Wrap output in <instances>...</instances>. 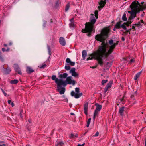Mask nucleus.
Returning <instances> with one entry per match:
<instances>
[{
    "label": "nucleus",
    "instance_id": "obj_28",
    "mask_svg": "<svg viewBox=\"0 0 146 146\" xmlns=\"http://www.w3.org/2000/svg\"><path fill=\"white\" fill-rule=\"evenodd\" d=\"M18 82V81L17 80L15 79L14 80H12L10 81V83L12 84H15L17 83Z\"/></svg>",
    "mask_w": 146,
    "mask_h": 146
},
{
    "label": "nucleus",
    "instance_id": "obj_51",
    "mask_svg": "<svg viewBox=\"0 0 146 146\" xmlns=\"http://www.w3.org/2000/svg\"><path fill=\"white\" fill-rule=\"evenodd\" d=\"M46 21H43V26L44 27H45L46 26Z\"/></svg>",
    "mask_w": 146,
    "mask_h": 146
},
{
    "label": "nucleus",
    "instance_id": "obj_45",
    "mask_svg": "<svg viewBox=\"0 0 146 146\" xmlns=\"http://www.w3.org/2000/svg\"><path fill=\"white\" fill-rule=\"evenodd\" d=\"M4 142L0 141V146H5V145L3 143Z\"/></svg>",
    "mask_w": 146,
    "mask_h": 146
},
{
    "label": "nucleus",
    "instance_id": "obj_5",
    "mask_svg": "<svg viewBox=\"0 0 146 146\" xmlns=\"http://www.w3.org/2000/svg\"><path fill=\"white\" fill-rule=\"evenodd\" d=\"M131 9V11H128V13L130 14V15L128 18V21H127L130 25L131 24L132 22L133 21H131V20H133L136 17V15L137 14L133 9Z\"/></svg>",
    "mask_w": 146,
    "mask_h": 146
},
{
    "label": "nucleus",
    "instance_id": "obj_34",
    "mask_svg": "<svg viewBox=\"0 0 146 146\" xmlns=\"http://www.w3.org/2000/svg\"><path fill=\"white\" fill-rule=\"evenodd\" d=\"M69 7H70V5L69 3L67 4L65 7V11L66 12H67L68 11V10L69 8Z\"/></svg>",
    "mask_w": 146,
    "mask_h": 146
},
{
    "label": "nucleus",
    "instance_id": "obj_52",
    "mask_svg": "<svg viewBox=\"0 0 146 146\" xmlns=\"http://www.w3.org/2000/svg\"><path fill=\"white\" fill-rule=\"evenodd\" d=\"M135 62V60L133 59H131L129 61V63L130 64H131L132 62Z\"/></svg>",
    "mask_w": 146,
    "mask_h": 146
},
{
    "label": "nucleus",
    "instance_id": "obj_42",
    "mask_svg": "<svg viewBox=\"0 0 146 146\" xmlns=\"http://www.w3.org/2000/svg\"><path fill=\"white\" fill-rule=\"evenodd\" d=\"M46 64H45L41 66H40L39 67L40 68H44L46 67Z\"/></svg>",
    "mask_w": 146,
    "mask_h": 146
},
{
    "label": "nucleus",
    "instance_id": "obj_13",
    "mask_svg": "<svg viewBox=\"0 0 146 146\" xmlns=\"http://www.w3.org/2000/svg\"><path fill=\"white\" fill-rule=\"evenodd\" d=\"M59 42L60 44L62 46H64L66 44L65 40L63 37H61L60 38Z\"/></svg>",
    "mask_w": 146,
    "mask_h": 146
},
{
    "label": "nucleus",
    "instance_id": "obj_63",
    "mask_svg": "<svg viewBox=\"0 0 146 146\" xmlns=\"http://www.w3.org/2000/svg\"><path fill=\"white\" fill-rule=\"evenodd\" d=\"M64 102H68V99L67 98H65L64 99Z\"/></svg>",
    "mask_w": 146,
    "mask_h": 146
},
{
    "label": "nucleus",
    "instance_id": "obj_35",
    "mask_svg": "<svg viewBox=\"0 0 146 146\" xmlns=\"http://www.w3.org/2000/svg\"><path fill=\"white\" fill-rule=\"evenodd\" d=\"M86 26H88L85 24V29H83L82 30V32L83 33H87V30L86 29Z\"/></svg>",
    "mask_w": 146,
    "mask_h": 146
},
{
    "label": "nucleus",
    "instance_id": "obj_12",
    "mask_svg": "<svg viewBox=\"0 0 146 146\" xmlns=\"http://www.w3.org/2000/svg\"><path fill=\"white\" fill-rule=\"evenodd\" d=\"M124 107H122L120 108L119 109V113L120 114V115L123 116L124 115Z\"/></svg>",
    "mask_w": 146,
    "mask_h": 146
},
{
    "label": "nucleus",
    "instance_id": "obj_58",
    "mask_svg": "<svg viewBox=\"0 0 146 146\" xmlns=\"http://www.w3.org/2000/svg\"><path fill=\"white\" fill-rule=\"evenodd\" d=\"M73 20H74V19L73 18H72L70 20V21L71 22V23H73Z\"/></svg>",
    "mask_w": 146,
    "mask_h": 146
},
{
    "label": "nucleus",
    "instance_id": "obj_55",
    "mask_svg": "<svg viewBox=\"0 0 146 146\" xmlns=\"http://www.w3.org/2000/svg\"><path fill=\"white\" fill-rule=\"evenodd\" d=\"M2 90L3 92V93H4V95L5 96H6L7 95V94L6 93H5V92L3 91V89H2Z\"/></svg>",
    "mask_w": 146,
    "mask_h": 146
},
{
    "label": "nucleus",
    "instance_id": "obj_4",
    "mask_svg": "<svg viewBox=\"0 0 146 146\" xmlns=\"http://www.w3.org/2000/svg\"><path fill=\"white\" fill-rule=\"evenodd\" d=\"M96 21V20L94 18H93L90 19V22L86 23V24L88 26H86V27H87V29L88 30V31H91L92 29H93L94 25Z\"/></svg>",
    "mask_w": 146,
    "mask_h": 146
},
{
    "label": "nucleus",
    "instance_id": "obj_20",
    "mask_svg": "<svg viewBox=\"0 0 146 146\" xmlns=\"http://www.w3.org/2000/svg\"><path fill=\"white\" fill-rule=\"evenodd\" d=\"M4 71L5 74H7L10 73L11 71V70L10 68L8 67Z\"/></svg>",
    "mask_w": 146,
    "mask_h": 146
},
{
    "label": "nucleus",
    "instance_id": "obj_49",
    "mask_svg": "<svg viewBox=\"0 0 146 146\" xmlns=\"http://www.w3.org/2000/svg\"><path fill=\"white\" fill-rule=\"evenodd\" d=\"M134 25H135L136 26H139L141 25L140 22L139 21L137 23L135 24Z\"/></svg>",
    "mask_w": 146,
    "mask_h": 146
},
{
    "label": "nucleus",
    "instance_id": "obj_7",
    "mask_svg": "<svg viewBox=\"0 0 146 146\" xmlns=\"http://www.w3.org/2000/svg\"><path fill=\"white\" fill-rule=\"evenodd\" d=\"M55 82L57 84V88L61 87V86L62 85L65 86L67 84L66 82L64 81L61 79H59L58 78H57L55 81Z\"/></svg>",
    "mask_w": 146,
    "mask_h": 146
},
{
    "label": "nucleus",
    "instance_id": "obj_39",
    "mask_svg": "<svg viewBox=\"0 0 146 146\" xmlns=\"http://www.w3.org/2000/svg\"><path fill=\"white\" fill-rule=\"evenodd\" d=\"M65 69L67 70H69L70 69V66L66 65L65 66Z\"/></svg>",
    "mask_w": 146,
    "mask_h": 146
},
{
    "label": "nucleus",
    "instance_id": "obj_59",
    "mask_svg": "<svg viewBox=\"0 0 146 146\" xmlns=\"http://www.w3.org/2000/svg\"><path fill=\"white\" fill-rule=\"evenodd\" d=\"M119 42L118 41H117V42L116 43H114L113 44H115V46H116L118 44V43Z\"/></svg>",
    "mask_w": 146,
    "mask_h": 146
},
{
    "label": "nucleus",
    "instance_id": "obj_19",
    "mask_svg": "<svg viewBox=\"0 0 146 146\" xmlns=\"http://www.w3.org/2000/svg\"><path fill=\"white\" fill-rule=\"evenodd\" d=\"M142 73V71H141L136 74L134 77V79L135 80H137L138 77L140 76V75Z\"/></svg>",
    "mask_w": 146,
    "mask_h": 146
},
{
    "label": "nucleus",
    "instance_id": "obj_22",
    "mask_svg": "<svg viewBox=\"0 0 146 146\" xmlns=\"http://www.w3.org/2000/svg\"><path fill=\"white\" fill-rule=\"evenodd\" d=\"M27 71L29 73H30L34 72V70L29 67H28L27 68Z\"/></svg>",
    "mask_w": 146,
    "mask_h": 146
},
{
    "label": "nucleus",
    "instance_id": "obj_32",
    "mask_svg": "<svg viewBox=\"0 0 146 146\" xmlns=\"http://www.w3.org/2000/svg\"><path fill=\"white\" fill-rule=\"evenodd\" d=\"M24 115V113L23 112V110H21L20 111V117L22 119L23 116Z\"/></svg>",
    "mask_w": 146,
    "mask_h": 146
},
{
    "label": "nucleus",
    "instance_id": "obj_64",
    "mask_svg": "<svg viewBox=\"0 0 146 146\" xmlns=\"http://www.w3.org/2000/svg\"><path fill=\"white\" fill-rule=\"evenodd\" d=\"M5 48H3L2 49V50L3 51V52H4L5 51Z\"/></svg>",
    "mask_w": 146,
    "mask_h": 146
},
{
    "label": "nucleus",
    "instance_id": "obj_46",
    "mask_svg": "<svg viewBox=\"0 0 146 146\" xmlns=\"http://www.w3.org/2000/svg\"><path fill=\"white\" fill-rule=\"evenodd\" d=\"M76 93H75L74 91H72L71 92V95L72 96H74Z\"/></svg>",
    "mask_w": 146,
    "mask_h": 146
},
{
    "label": "nucleus",
    "instance_id": "obj_2",
    "mask_svg": "<svg viewBox=\"0 0 146 146\" xmlns=\"http://www.w3.org/2000/svg\"><path fill=\"white\" fill-rule=\"evenodd\" d=\"M115 47V44H113L110 47V49L108 52H107L106 50L105 52L103 53L102 54H96V59L98 64L101 66H102L104 64L102 58L103 57L106 58L108 57L112 52Z\"/></svg>",
    "mask_w": 146,
    "mask_h": 146
},
{
    "label": "nucleus",
    "instance_id": "obj_26",
    "mask_svg": "<svg viewBox=\"0 0 146 146\" xmlns=\"http://www.w3.org/2000/svg\"><path fill=\"white\" fill-rule=\"evenodd\" d=\"M82 93H76L74 97L76 98H78L82 95Z\"/></svg>",
    "mask_w": 146,
    "mask_h": 146
},
{
    "label": "nucleus",
    "instance_id": "obj_43",
    "mask_svg": "<svg viewBox=\"0 0 146 146\" xmlns=\"http://www.w3.org/2000/svg\"><path fill=\"white\" fill-rule=\"evenodd\" d=\"M57 78H56V75H53L52 76V80H55V81Z\"/></svg>",
    "mask_w": 146,
    "mask_h": 146
},
{
    "label": "nucleus",
    "instance_id": "obj_54",
    "mask_svg": "<svg viewBox=\"0 0 146 146\" xmlns=\"http://www.w3.org/2000/svg\"><path fill=\"white\" fill-rule=\"evenodd\" d=\"M98 12L97 10H96L94 12L95 15H98Z\"/></svg>",
    "mask_w": 146,
    "mask_h": 146
},
{
    "label": "nucleus",
    "instance_id": "obj_44",
    "mask_svg": "<svg viewBox=\"0 0 146 146\" xmlns=\"http://www.w3.org/2000/svg\"><path fill=\"white\" fill-rule=\"evenodd\" d=\"M109 44H110L111 45H112L113 44H114V43H113V40L111 39L110 40V41H109Z\"/></svg>",
    "mask_w": 146,
    "mask_h": 146
},
{
    "label": "nucleus",
    "instance_id": "obj_6",
    "mask_svg": "<svg viewBox=\"0 0 146 146\" xmlns=\"http://www.w3.org/2000/svg\"><path fill=\"white\" fill-rule=\"evenodd\" d=\"M123 21L121 20H120L117 22L115 26V28H116V29H119L121 28L124 30H126L127 28L126 26L123 23Z\"/></svg>",
    "mask_w": 146,
    "mask_h": 146
},
{
    "label": "nucleus",
    "instance_id": "obj_29",
    "mask_svg": "<svg viewBox=\"0 0 146 146\" xmlns=\"http://www.w3.org/2000/svg\"><path fill=\"white\" fill-rule=\"evenodd\" d=\"M92 54H91L90 55V56H91V57H89L88 58H87V59H86V60L87 61H88L89 60H92V59H93V58H94V59L96 60H96V56H91V55Z\"/></svg>",
    "mask_w": 146,
    "mask_h": 146
},
{
    "label": "nucleus",
    "instance_id": "obj_18",
    "mask_svg": "<svg viewBox=\"0 0 146 146\" xmlns=\"http://www.w3.org/2000/svg\"><path fill=\"white\" fill-rule=\"evenodd\" d=\"M82 57L83 59V60H84L85 59V57L87 55L86 51L85 50H83L82 52Z\"/></svg>",
    "mask_w": 146,
    "mask_h": 146
},
{
    "label": "nucleus",
    "instance_id": "obj_41",
    "mask_svg": "<svg viewBox=\"0 0 146 146\" xmlns=\"http://www.w3.org/2000/svg\"><path fill=\"white\" fill-rule=\"evenodd\" d=\"M70 27L71 28H73L74 27V24L73 23H70L69 24Z\"/></svg>",
    "mask_w": 146,
    "mask_h": 146
},
{
    "label": "nucleus",
    "instance_id": "obj_3",
    "mask_svg": "<svg viewBox=\"0 0 146 146\" xmlns=\"http://www.w3.org/2000/svg\"><path fill=\"white\" fill-rule=\"evenodd\" d=\"M130 7L131 9H133L137 14L139 13L141 11H143L146 9V4H144L141 5L138 1H133L130 5Z\"/></svg>",
    "mask_w": 146,
    "mask_h": 146
},
{
    "label": "nucleus",
    "instance_id": "obj_60",
    "mask_svg": "<svg viewBox=\"0 0 146 146\" xmlns=\"http://www.w3.org/2000/svg\"><path fill=\"white\" fill-rule=\"evenodd\" d=\"M11 100H9L8 101V103L9 104H11Z\"/></svg>",
    "mask_w": 146,
    "mask_h": 146
},
{
    "label": "nucleus",
    "instance_id": "obj_16",
    "mask_svg": "<svg viewBox=\"0 0 146 146\" xmlns=\"http://www.w3.org/2000/svg\"><path fill=\"white\" fill-rule=\"evenodd\" d=\"M88 103H86L84 105V112L85 114L87 115H88Z\"/></svg>",
    "mask_w": 146,
    "mask_h": 146
},
{
    "label": "nucleus",
    "instance_id": "obj_37",
    "mask_svg": "<svg viewBox=\"0 0 146 146\" xmlns=\"http://www.w3.org/2000/svg\"><path fill=\"white\" fill-rule=\"evenodd\" d=\"M91 120V118H89L88 119V121H87V124L86 125V126L87 127H88L89 126V125L90 123V121Z\"/></svg>",
    "mask_w": 146,
    "mask_h": 146
},
{
    "label": "nucleus",
    "instance_id": "obj_47",
    "mask_svg": "<svg viewBox=\"0 0 146 146\" xmlns=\"http://www.w3.org/2000/svg\"><path fill=\"white\" fill-rule=\"evenodd\" d=\"M79 88H75V91L77 93H78L79 92Z\"/></svg>",
    "mask_w": 146,
    "mask_h": 146
},
{
    "label": "nucleus",
    "instance_id": "obj_56",
    "mask_svg": "<svg viewBox=\"0 0 146 146\" xmlns=\"http://www.w3.org/2000/svg\"><path fill=\"white\" fill-rule=\"evenodd\" d=\"M85 145V143H83L82 144H78L77 145V146H84Z\"/></svg>",
    "mask_w": 146,
    "mask_h": 146
},
{
    "label": "nucleus",
    "instance_id": "obj_21",
    "mask_svg": "<svg viewBox=\"0 0 146 146\" xmlns=\"http://www.w3.org/2000/svg\"><path fill=\"white\" fill-rule=\"evenodd\" d=\"M68 75V74L66 73H64L63 74H60L59 77L61 78H65L67 77Z\"/></svg>",
    "mask_w": 146,
    "mask_h": 146
},
{
    "label": "nucleus",
    "instance_id": "obj_8",
    "mask_svg": "<svg viewBox=\"0 0 146 146\" xmlns=\"http://www.w3.org/2000/svg\"><path fill=\"white\" fill-rule=\"evenodd\" d=\"M73 78L72 76H70L67 77L66 79V80L65 81L66 82L67 84H72L73 85H74L76 83V81L74 80H72Z\"/></svg>",
    "mask_w": 146,
    "mask_h": 146
},
{
    "label": "nucleus",
    "instance_id": "obj_27",
    "mask_svg": "<svg viewBox=\"0 0 146 146\" xmlns=\"http://www.w3.org/2000/svg\"><path fill=\"white\" fill-rule=\"evenodd\" d=\"M122 19L124 21H126L127 20V18L126 17V14L124 13L122 16Z\"/></svg>",
    "mask_w": 146,
    "mask_h": 146
},
{
    "label": "nucleus",
    "instance_id": "obj_38",
    "mask_svg": "<svg viewBox=\"0 0 146 146\" xmlns=\"http://www.w3.org/2000/svg\"><path fill=\"white\" fill-rule=\"evenodd\" d=\"M108 82V80H102L101 82L102 84L103 85H104V84Z\"/></svg>",
    "mask_w": 146,
    "mask_h": 146
},
{
    "label": "nucleus",
    "instance_id": "obj_1",
    "mask_svg": "<svg viewBox=\"0 0 146 146\" xmlns=\"http://www.w3.org/2000/svg\"><path fill=\"white\" fill-rule=\"evenodd\" d=\"M110 29L108 27H105L101 31L100 34H97L95 37V39L98 41L102 42L100 46L98 47L97 50V53H92L91 56H95L96 58V54H102L105 52L107 48V44L105 42L106 40L109 37Z\"/></svg>",
    "mask_w": 146,
    "mask_h": 146
},
{
    "label": "nucleus",
    "instance_id": "obj_9",
    "mask_svg": "<svg viewBox=\"0 0 146 146\" xmlns=\"http://www.w3.org/2000/svg\"><path fill=\"white\" fill-rule=\"evenodd\" d=\"M76 69L75 68H72L69 71V72L72 74V75L75 77H77L78 76V74L76 72Z\"/></svg>",
    "mask_w": 146,
    "mask_h": 146
},
{
    "label": "nucleus",
    "instance_id": "obj_36",
    "mask_svg": "<svg viewBox=\"0 0 146 146\" xmlns=\"http://www.w3.org/2000/svg\"><path fill=\"white\" fill-rule=\"evenodd\" d=\"M0 61L2 62H3L4 61V59L1 55V51H0Z\"/></svg>",
    "mask_w": 146,
    "mask_h": 146
},
{
    "label": "nucleus",
    "instance_id": "obj_50",
    "mask_svg": "<svg viewBox=\"0 0 146 146\" xmlns=\"http://www.w3.org/2000/svg\"><path fill=\"white\" fill-rule=\"evenodd\" d=\"M70 138H74V135L73 134V133H71L70 134Z\"/></svg>",
    "mask_w": 146,
    "mask_h": 146
},
{
    "label": "nucleus",
    "instance_id": "obj_23",
    "mask_svg": "<svg viewBox=\"0 0 146 146\" xmlns=\"http://www.w3.org/2000/svg\"><path fill=\"white\" fill-rule=\"evenodd\" d=\"M13 67L14 68V70L15 71L17 72V73H18V66L17 64H14Z\"/></svg>",
    "mask_w": 146,
    "mask_h": 146
},
{
    "label": "nucleus",
    "instance_id": "obj_48",
    "mask_svg": "<svg viewBox=\"0 0 146 146\" xmlns=\"http://www.w3.org/2000/svg\"><path fill=\"white\" fill-rule=\"evenodd\" d=\"M123 24H124V25H126L127 26L129 27L130 26V24H129V23H128L127 22H125L123 23Z\"/></svg>",
    "mask_w": 146,
    "mask_h": 146
},
{
    "label": "nucleus",
    "instance_id": "obj_62",
    "mask_svg": "<svg viewBox=\"0 0 146 146\" xmlns=\"http://www.w3.org/2000/svg\"><path fill=\"white\" fill-rule=\"evenodd\" d=\"M28 122L29 123H31L32 122L31 120V119H29L28 120Z\"/></svg>",
    "mask_w": 146,
    "mask_h": 146
},
{
    "label": "nucleus",
    "instance_id": "obj_15",
    "mask_svg": "<svg viewBox=\"0 0 146 146\" xmlns=\"http://www.w3.org/2000/svg\"><path fill=\"white\" fill-rule=\"evenodd\" d=\"M58 90L61 94H64L65 91V88L63 87L58 88Z\"/></svg>",
    "mask_w": 146,
    "mask_h": 146
},
{
    "label": "nucleus",
    "instance_id": "obj_25",
    "mask_svg": "<svg viewBox=\"0 0 146 146\" xmlns=\"http://www.w3.org/2000/svg\"><path fill=\"white\" fill-rule=\"evenodd\" d=\"M64 143L62 141L56 142V146H63Z\"/></svg>",
    "mask_w": 146,
    "mask_h": 146
},
{
    "label": "nucleus",
    "instance_id": "obj_10",
    "mask_svg": "<svg viewBox=\"0 0 146 146\" xmlns=\"http://www.w3.org/2000/svg\"><path fill=\"white\" fill-rule=\"evenodd\" d=\"M106 0H101L100 2H99V4L100 6L98 7V8L100 11L101 9L100 8H102L105 5L106 3Z\"/></svg>",
    "mask_w": 146,
    "mask_h": 146
},
{
    "label": "nucleus",
    "instance_id": "obj_31",
    "mask_svg": "<svg viewBox=\"0 0 146 146\" xmlns=\"http://www.w3.org/2000/svg\"><path fill=\"white\" fill-rule=\"evenodd\" d=\"M86 29L87 30V33H88L87 34V35L88 36H89V37L90 36L91 34V33L92 32V31L93 30V29H92L91 31H88V30H87V27H86Z\"/></svg>",
    "mask_w": 146,
    "mask_h": 146
},
{
    "label": "nucleus",
    "instance_id": "obj_53",
    "mask_svg": "<svg viewBox=\"0 0 146 146\" xmlns=\"http://www.w3.org/2000/svg\"><path fill=\"white\" fill-rule=\"evenodd\" d=\"M98 135H99V132H98V131H97V132H96V134L93 135V136H95V137L98 136Z\"/></svg>",
    "mask_w": 146,
    "mask_h": 146
},
{
    "label": "nucleus",
    "instance_id": "obj_33",
    "mask_svg": "<svg viewBox=\"0 0 146 146\" xmlns=\"http://www.w3.org/2000/svg\"><path fill=\"white\" fill-rule=\"evenodd\" d=\"M131 29H132L131 28L130 29L128 30H127V29H126V31L125 32H124L123 33H125V34L126 35L127 33H129V34H130V31Z\"/></svg>",
    "mask_w": 146,
    "mask_h": 146
},
{
    "label": "nucleus",
    "instance_id": "obj_17",
    "mask_svg": "<svg viewBox=\"0 0 146 146\" xmlns=\"http://www.w3.org/2000/svg\"><path fill=\"white\" fill-rule=\"evenodd\" d=\"M95 105L96 106L95 110L98 111H100L102 109V105L97 103L95 104Z\"/></svg>",
    "mask_w": 146,
    "mask_h": 146
},
{
    "label": "nucleus",
    "instance_id": "obj_24",
    "mask_svg": "<svg viewBox=\"0 0 146 146\" xmlns=\"http://www.w3.org/2000/svg\"><path fill=\"white\" fill-rule=\"evenodd\" d=\"M125 97L124 96L122 98H121L119 100V103L121 102L123 104H124L125 102Z\"/></svg>",
    "mask_w": 146,
    "mask_h": 146
},
{
    "label": "nucleus",
    "instance_id": "obj_40",
    "mask_svg": "<svg viewBox=\"0 0 146 146\" xmlns=\"http://www.w3.org/2000/svg\"><path fill=\"white\" fill-rule=\"evenodd\" d=\"M47 49L48 51V53L50 55H51V53H50V52H51V50H50V47L48 45H47Z\"/></svg>",
    "mask_w": 146,
    "mask_h": 146
},
{
    "label": "nucleus",
    "instance_id": "obj_11",
    "mask_svg": "<svg viewBox=\"0 0 146 146\" xmlns=\"http://www.w3.org/2000/svg\"><path fill=\"white\" fill-rule=\"evenodd\" d=\"M113 81L112 80H110V82L107 84L106 86L104 88V91L105 93H106L108 89L111 87Z\"/></svg>",
    "mask_w": 146,
    "mask_h": 146
},
{
    "label": "nucleus",
    "instance_id": "obj_61",
    "mask_svg": "<svg viewBox=\"0 0 146 146\" xmlns=\"http://www.w3.org/2000/svg\"><path fill=\"white\" fill-rule=\"evenodd\" d=\"M122 40L123 41H124L125 40V38L124 37H122Z\"/></svg>",
    "mask_w": 146,
    "mask_h": 146
},
{
    "label": "nucleus",
    "instance_id": "obj_14",
    "mask_svg": "<svg viewBox=\"0 0 146 146\" xmlns=\"http://www.w3.org/2000/svg\"><path fill=\"white\" fill-rule=\"evenodd\" d=\"M66 62L68 64L72 66H74L75 65V62L71 61L70 59L69 58H66Z\"/></svg>",
    "mask_w": 146,
    "mask_h": 146
},
{
    "label": "nucleus",
    "instance_id": "obj_30",
    "mask_svg": "<svg viewBox=\"0 0 146 146\" xmlns=\"http://www.w3.org/2000/svg\"><path fill=\"white\" fill-rule=\"evenodd\" d=\"M98 111H96V110H95L94 111V116H93V119H95L96 117L98 115Z\"/></svg>",
    "mask_w": 146,
    "mask_h": 146
},
{
    "label": "nucleus",
    "instance_id": "obj_57",
    "mask_svg": "<svg viewBox=\"0 0 146 146\" xmlns=\"http://www.w3.org/2000/svg\"><path fill=\"white\" fill-rule=\"evenodd\" d=\"M59 5L58 4V1H57L56 2V6H58Z\"/></svg>",
    "mask_w": 146,
    "mask_h": 146
}]
</instances>
